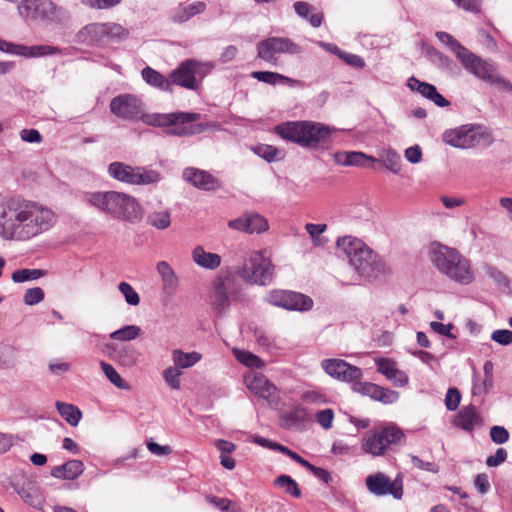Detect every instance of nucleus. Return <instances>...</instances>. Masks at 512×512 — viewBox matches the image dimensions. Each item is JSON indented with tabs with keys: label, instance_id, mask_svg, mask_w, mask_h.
I'll return each mask as SVG.
<instances>
[{
	"label": "nucleus",
	"instance_id": "nucleus-1",
	"mask_svg": "<svg viewBox=\"0 0 512 512\" xmlns=\"http://www.w3.org/2000/svg\"><path fill=\"white\" fill-rule=\"evenodd\" d=\"M55 213L42 204L20 197L0 198V239L26 241L53 227Z\"/></svg>",
	"mask_w": 512,
	"mask_h": 512
},
{
	"label": "nucleus",
	"instance_id": "nucleus-2",
	"mask_svg": "<svg viewBox=\"0 0 512 512\" xmlns=\"http://www.w3.org/2000/svg\"><path fill=\"white\" fill-rule=\"evenodd\" d=\"M109 108L113 115L123 120L136 121L140 119L143 123L154 127L172 126L167 131V134L171 136L184 137L201 134L214 126L213 123H193L201 118V114L194 112L145 114L143 101L137 95L130 93L112 98Z\"/></svg>",
	"mask_w": 512,
	"mask_h": 512
},
{
	"label": "nucleus",
	"instance_id": "nucleus-3",
	"mask_svg": "<svg viewBox=\"0 0 512 512\" xmlns=\"http://www.w3.org/2000/svg\"><path fill=\"white\" fill-rule=\"evenodd\" d=\"M337 248L349 259L359 276L372 280L386 272L383 259L362 240L352 236L338 238Z\"/></svg>",
	"mask_w": 512,
	"mask_h": 512
},
{
	"label": "nucleus",
	"instance_id": "nucleus-4",
	"mask_svg": "<svg viewBox=\"0 0 512 512\" xmlns=\"http://www.w3.org/2000/svg\"><path fill=\"white\" fill-rule=\"evenodd\" d=\"M332 131L329 126L313 121H292L275 127L282 139L307 149H327Z\"/></svg>",
	"mask_w": 512,
	"mask_h": 512
},
{
	"label": "nucleus",
	"instance_id": "nucleus-5",
	"mask_svg": "<svg viewBox=\"0 0 512 512\" xmlns=\"http://www.w3.org/2000/svg\"><path fill=\"white\" fill-rule=\"evenodd\" d=\"M84 200L115 219L129 222H137L141 219V207L129 194L117 191L86 192Z\"/></svg>",
	"mask_w": 512,
	"mask_h": 512
},
{
	"label": "nucleus",
	"instance_id": "nucleus-6",
	"mask_svg": "<svg viewBox=\"0 0 512 512\" xmlns=\"http://www.w3.org/2000/svg\"><path fill=\"white\" fill-rule=\"evenodd\" d=\"M429 259L441 274L452 281L462 285L474 281L470 261L454 248L433 242L429 247Z\"/></svg>",
	"mask_w": 512,
	"mask_h": 512
},
{
	"label": "nucleus",
	"instance_id": "nucleus-7",
	"mask_svg": "<svg viewBox=\"0 0 512 512\" xmlns=\"http://www.w3.org/2000/svg\"><path fill=\"white\" fill-rule=\"evenodd\" d=\"M405 441V435L401 429L394 425L367 431L362 437V450L379 457L386 454L387 450L395 445H401Z\"/></svg>",
	"mask_w": 512,
	"mask_h": 512
},
{
	"label": "nucleus",
	"instance_id": "nucleus-8",
	"mask_svg": "<svg viewBox=\"0 0 512 512\" xmlns=\"http://www.w3.org/2000/svg\"><path fill=\"white\" fill-rule=\"evenodd\" d=\"M18 10L22 17L34 21L61 24L70 19L69 11L52 0H24Z\"/></svg>",
	"mask_w": 512,
	"mask_h": 512
},
{
	"label": "nucleus",
	"instance_id": "nucleus-9",
	"mask_svg": "<svg viewBox=\"0 0 512 512\" xmlns=\"http://www.w3.org/2000/svg\"><path fill=\"white\" fill-rule=\"evenodd\" d=\"M458 60L461 62L462 66L475 77L491 85H495L501 90L512 92V83L501 77L497 73L494 64L490 61L479 57L468 49H466L462 55H459Z\"/></svg>",
	"mask_w": 512,
	"mask_h": 512
},
{
	"label": "nucleus",
	"instance_id": "nucleus-10",
	"mask_svg": "<svg viewBox=\"0 0 512 512\" xmlns=\"http://www.w3.org/2000/svg\"><path fill=\"white\" fill-rule=\"evenodd\" d=\"M237 274L248 284L265 286L273 281L274 265L262 252L254 251Z\"/></svg>",
	"mask_w": 512,
	"mask_h": 512
},
{
	"label": "nucleus",
	"instance_id": "nucleus-11",
	"mask_svg": "<svg viewBox=\"0 0 512 512\" xmlns=\"http://www.w3.org/2000/svg\"><path fill=\"white\" fill-rule=\"evenodd\" d=\"M212 68V64L202 63L196 59H186L170 72V87L177 85L185 89L196 90Z\"/></svg>",
	"mask_w": 512,
	"mask_h": 512
},
{
	"label": "nucleus",
	"instance_id": "nucleus-12",
	"mask_svg": "<svg viewBox=\"0 0 512 512\" xmlns=\"http://www.w3.org/2000/svg\"><path fill=\"white\" fill-rule=\"evenodd\" d=\"M108 174L113 179L130 185H148L161 180V175L156 170L140 166L133 167L119 161L109 164Z\"/></svg>",
	"mask_w": 512,
	"mask_h": 512
},
{
	"label": "nucleus",
	"instance_id": "nucleus-13",
	"mask_svg": "<svg viewBox=\"0 0 512 512\" xmlns=\"http://www.w3.org/2000/svg\"><path fill=\"white\" fill-rule=\"evenodd\" d=\"M301 52V47L287 37H269L257 44V56L265 62L276 64L277 55H295Z\"/></svg>",
	"mask_w": 512,
	"mask_h": 512
},
{
	"label": "nucleus",
	"instance_id": "nucleus-14",
	"mask_svg": "<svg viewBox=\"0 0 512 512\" xmlns=\"http://www.w3.org/2000/svg\"><path fill=\"white\" fill-rule=\"evenodd\" d=\"M269 304L292 311H309L313 300L300 292L290 290H272L267 296Z\"/></svg>",
	"mask_w": 512,
	"mask_h": 512
},
{
	"label": "nucleus",
	"instance_id": "nucleus-15",
	"mask_svg": "<svg viewBox=\"0 0 512 512\" xmlns=\"http://www.w3.org/2000/svg\"><path fill=\"white\" fill-rule=\"evenodd\" d=\"M244 383L253 395L267 401L270 406L278 405L277 387L263 374L250 371L244 375Z\"/></svg>",
	"mask_w": 512,
	"mask_h": 512
},
{
	"label": "nucleus",
	"instance_id": "nucleus-16",
	"mask_svg": "<svg viewBox=\"0 0 512 512\" xmlns=\"http://www.w3.org/2000/svg\"><path fill=\"white\" fill-rule=\"evenodd\" d=\"M321 367L329 376L352 385L363 376L359 367L342 359H325L321 362Z\"/></svg>",
	"mask_w": 512,
	"mask_h": 512
},
{
	"label": "nucleus",
	"instance_id": "nucleus-17",
	"mask_svg": "<svg viewBox=\"0 0 512 512\" xmlns=\"http://www.w3.org/2000/svg\"><path fill=\"white\" fill-rule=\"evenodd\" d=\"M443 141L455 148L469 149L479 142V137L473 126L463 125L446 130L442 135Z\"/></svg>",
	"mask_w": 512,
	"mask_h": 512
},
{
	"label": "nucleus",
	"instance_id": "nucleus-18",
	"mask_svg": "<svg viewBox=\"0 0 512 512\" xmlns=\"http://www.w3.org/2000/svg\"><path fill=\"white\" fill-rule=\"evenodd\" d=\"M228 227L247 234H260L268 230L269 224L264 216L246 212L240 217L230 220Z\"/></svg>",
	"mask_w": 512,
	"mask_h": 512
},
{
	"label": "nucleus",
	"instance_id": "nucleus-19",
	"mask_svg": "<svg viewBox=\"0 0 512 512\" xmlns=\"http://www.w3.org/2000/svg\"><path fill=\"white\" fill-rule=\"evenodd\" d=\"M352 390L383 404H393L399 399V393L397 391L381 387L371 382H362L361 380L355 381Z\"/></svg>",
	"mask_w": 512,
	"mask_h": 512
},
{
	"label": "nucleus",
	"instance_id": "nucleus-20",
	"mask_svg": "<svg viewBox=\"0 0 512 512\" xmlns=\"http://www.w3.org/2000/svg\"><path fill=\"white\" fill-rule=\"evenodd\" d=\"M182 176L185 181L200 190L215 191L221 187V181L217 177L208 171L198 168H185Z\"/></svg>",
	"mask_w": 512,
	"mask_h": 512
},
{
	"label": "nucleus",
	"instance_id": "nucleus-21",
	"mask_svg": "<svg viewBox=\"0 0 512 512\" xmlns=\"http://www.w3.org/2000/svg\"><path fill=\"white\" fill-rule=\"evenodd\" d=\"M280 426L286 430L303 431L311 421L310 415L302 405H295L289 411L279 415Z\"/></svg>",
	"mask_w": 512,
	"mask_h": 512
},
{
	"label": "nucleus",
	"instance_id": "nucleus-22",
	"mask_svg": "<svg viewBox=\"0 0 512 512\" xmlns=\"http://www.w3.org/2000/svg\"><path fill=\"white\" fill-rule=\"evenodd\" d=\"M483 418L478 412L477 408L470 404L463 406L454 418V426L472 433L476 427L483 425Z\"/></svg>",
	"mask_w": 512,
	"mask_h": 512
},
{
	"label": "nucleus",
	"instance_id": "nucleus-23",
	"mask_svg": "<svg viewBox=\"0 0 512 512\" xmlns=\"http://www.w3.org/2000/svg\"><path fill=\"white\" fill-rule=\"evenodd\" d=\"M407 86L411 91H417L421 96L430 100L438 107H447L450 104V102L437 91L434 85L422 82L414 76L408 79Z\"/></svg>",
	"mask_w": 512,
	"mask_h": 512
},
{
	"label": "nucleus",
	"instance_id": "nucleus-24",
	"mask_svg": "<svg viewBox=\"0 0 512 512\" xmlns=\"http://www.w3.org/2000/svg\"><path fill=\"white\" fill-rule=\"evenodd\" d=\"M16 492L29 506L38 510L43 509L45 497L36 481H24L21 486L16 488Z\"/></svg>",
	"mask_w": 512,
	"mask_h": 512
},
{
	"label": "nucleus",
	"instance_id": "nucleus-25",
	"mask_svg": "<svg viewBox=\"0 0 512 512\" xmlns=\"http://www.w3.org/2000/svg\"><path fill=\"white\" fill-rule=\"evenodd\" d=\"M230 283V277H217L212 282L213 295L212 303L218 313L224 312L230 306V295L228 284Z\"/></svg>",
	"mask_w": 512,
	"mask_h": 512
},
{
	"label": "nucleus",
	"instance_id": "nucleus-26",
	"mask_svg": "<svg viewBox=\"0 0 512 512\" xmlns=\"http://www.w3.org/2000/svg\"><path fill=\"white\" fill-rule=\"evenodd\" d=\"M377 371L384 375L394 385L403 387L408 384L407 374L396 367V363L387 358H378L375 360Z\"/></svg>",
	"mask_w": 512,
	"mask_h": 512
},
{
	"label": "nucleus",
	"instance_id": "nucleus-27",
	"mask_svg": "<svg viewBox=\"0 0 512 512\" xmlns=\"http://www.w3.org/2000/svg\"><path fill=\"white\" fill-rule=\"evenodd\" d=\"M156 270L161 277L163 294L169 298L172 297L178 290L179 277L166 261L158 262Z\"/></svg>",
	"mask_w": 512,
	"mask_h": 512
},
{
	"label": "nucleus",
	"instance_id": "nucleus-28",
	"mask_svg": "<svg viewBox=\"0 0 512 512\" xmlns=\"http://www.w3.org/2000/svg\"><path fill=\"white\" fill-rule=\"evenodd\" d=\"M206 7V3L203 1H196L190 4L181 3L171 11L170 19L174 23L182 24L195 15L203 13Z\"/></svg>",
	"mask_w": 512,
	"mask_h": 512
},
{
	"label": "nucleus",
	"instance_id": "nucleus-29",
	"mask_svg": "<svg viewBox=\"0 0 512 512\" xmlns=\"http://www.w3.org/2000/svg\"><path fill=\"white\" fill-rule=\"evenodd\" d=\"M84 469L85 467L81 460L73 459L53 467L50 474L54 478L74 480L84 472Z\"/></svg>",
	"mask_w": 512,
	"mask_h": 512
},
{
	"label": "nucleus",
	"instance_id": "nucleus-30",
	"mask_svg": "<svg viewBox=\"0 0 512 512\" xmlns=\"http://www.w3.org/2000/svg\"><path fill=\"white\" fill-rule=\"evenodd\" d=\"M334 160L341 166H367V162H375L376 159L367 156L363 152L350 151V152H337L334 154Z\"/></svg>",
	"mask_w": 512,
	"mask_h": 512
},
{
	"label": "nucleus",
	"instance_id": "nucleus-31",
	"mask_svg": "<svg viewBox=\"0 0 512 512\" xmlns=\"http://www.w3.org/2000/svg\"><path fill=\"white\" fill-rule=\"evenodd\" d=\"M142 79L150 86L165 92H172L170 87V78L165 77L159 71L150 66H146L141 71Z\"/></svg>",
	"mask_w": 512,
	"mask_h": 512
},
{
	"label": "nucleus",
	"instance_id": "nucleus-32",
	"mask_svg": "<svg viewBox=\"0 0 512 512\" xmlns=\"http://www.w3.org/2000/svg\"><path fill=\"white\" fill-rule=\"evenodd\" d=\"M193 261L200 267L214 270L221 265V256L206 252L202 246H196L192 251Z\"/></svg>",
	"mask_w": 512,
	"mask_h": 512
},
{
	"label": "nucleus",
	"instance_id": "nucleus-33",
	"mask_svg": "<svg viewBox=\"0 0 512 512\" xmlns=\"http://www.w3.org/2000/svg\"><path fill=\"white\" fill-rule=\"evenodd\" d=\"M251 77L258 80L259 82L270 85H288L293 87L299 84L298 80L271 71H254L251 73Z\"/></svg>",
	"mask_w": 512,
	"mask_h": 512
},
{
	"label": "nucleus",
	"instance_id": "nucleus-34",
	"mask_svg": "<svg viewBox=\"0 0 512 512\" xmlns=\"http://www.w3.org/2000/svg\"><path fill=\"white\" fill-rule=\"evenodd\" d=\"M113 358L123 366L131 367L138 360V352L132 344H119L113 349Z\"/></svg>",
	"mask_w": 512,
	"mask_h": 512
},
{
	"label": "nucleus",
	"instance_id": "nucleus-35",
	"mask_svg": "<svg viewBox=\"0 0 512 512\" xmlns=\"http://www.w3.org/2000/svg\"><path fill=\"white\" fill-rule=\"evenodd\" d=\"M147 224L159 230H164L171 225V213L168 208L158 207L150 210L146 217Z\"/></svg>",
	"mask_w": 512,
	"mask_h": 512
},
{
	"label": "nucleus",
	"instance_id": "nucleus-36",
	"mask_svg": "<svg viewBox=\"0 0 512 512\" xmlns=\"http://www.w3.org/2000/svg\"><path fill=\"white\" fill-rule=\"evenodd\" d=\"M388 479L385 474L378 472L372 475H369L366 480L367 489L376 496H384L388 494Z\"/></svg>",
	"mask_w": 512,
	"mask_h": 512
},
{
	"label": "nucleus",
	"instance_id": "nucleus-37",
	"mask_svg": "<svg viewBox=\"0 0 512 512\" xmlns=\"http://www.w3.org/2000/svg\"><path fill=\"white\" fill-rule=\"evenodd\" d=\"M55 406L58 413L68 424L73 427L78 425L82 418V412L78 407L61 401H57Z\"/></svg>",
	"mask_w": 512,
	"mask_h": 512
},
{
	"label": "nucleus",
	"instance_id": "nucleus-38",
	"mask_svg": "<svg viewBox=\"0 0 512 512\" xmlns=\"http://www.w3.org/2000/svg\"><path fill=\"white\" fill-rule=\"evenodd\" d=\"M80 37L89 42H106L105 23L86 25L79 33Z\"/></svg>",
	"mask_w": 512,
	"mask_h": 512
},
{
	"label": "nucleus",
	"instance_id": "nucleus-39",
	"mask_svg": "<svg viewBox=\"0 0 512 512\" xmlns=\"http://www.w3.org/2000/svg\"><path fill=\"white\" fill-rule=\"evenodd\" d=\"M172 359L175 367L179 369L190 368L201 360V355L198 352L185 353L182 350H174L172 352Z\"/></svg>",
	"mask_w": 512,
	"mask_h": 512
},
{
	"label": "nucleus",
	"instance_id": "nucleus-40",
	"mask_svg": "<svg viewBox=\"0 0 512 512\" xmlns=\"http://www.w3.org/2000/svg\"><path fill=\"white\" fill-rule=\"evenodd\" d=\"M106 41L120 42L129 37V30L114 22L105 23Z\"/></svg>",
	"mask_w": 512,
	"mask_h": 512
},
{
	"label": "nucleus",
	"instance_id": "nucleus-41",
	"mask_svg": "<svg viewBox=\"0 0 512 512\" xmlns=\"http://www.w3.org/2000/svg\"><path fill=\"white\" fill-rule=\"evenodd\" d=\"M47 274L46 270L43 269H18L12 273V280L15 283H22L31 280H37Z\"/></svg>",
	"mask_w": 512,
	"mask_h": 512
},
{
	"label": "nucleus",
	"instance_id": "nucleus-42",
	"mask_svg": "<svg viewBox=\"0 0 512 512\" xmlns=\"http://www.w3.org/2000/svg\"><path fill=\"white\" fill-rule=\"evenodd\" d=\"M25 49L21 56L24 57H41L47 55L60 54L62 50L57 46L50 45H36V46H25Z\"/></svg>",
	"mask_w": 512,
	"mask_h": 512
},
{
	"label": "nucleus",
	"instance_id": "nucleus-43",
	"mask_svg": "<svg viewBox=\"0 0 512 512\" xmlns=\"http://www.w3.org/2000/svg\"><path fill=\"white\" fill-rule=\"evenodd\" d=\"M233 352L236 359L249 368H262L265 365L260 357L249 351L234 349Z\"/></svg>",
	"mask_w": 512,
	"mask_h": 512
},
{
	"label": "nucleus",
	"instance_id": "nucleus-44",
	"mask_svg": "<svg viewBox=\"0 0 512 512\" xmlns=\"http://www.w3.org/2000/svg\"><path fill=\"white\" fill-rule=\"evenodd\" d=\"M274 485L280 488H284L285 492L292 497L299 498L301 496V490L296 481L289 475H280L274 480Z\"/></svg>",
	"mask_w": 512,
	"mask_h": 512
},
{
	"label": "nucleus",
	"instance_id": "nucleus-45",
	"mask_svg": "<svg viewBox=\"0 0 512 512\" xmlns=\"http://www.w3.org/2000/svg\"><path fill=\"white\" fill-rule=\"evenodd\" d=\"M251 150L269 163L280 159L281 151L272 145L258 144L253 146Z\"/></svg>",
	"mask_w": 512,
	"mask_h": 512
},
{
	"label": "nucleus",
	"instance_id": "nucleus-46",
	"mask_svg": "<svg viewBox=\"0 0 512 512\" xmlns=\"http://www.w3.org/2000/svg\"><path fill=\"white\" fill-rule=\"evenodd\" d=\"M102 371L104 372L107 379L119 389L128 390L129 384L123 380L119 373L114 369L111 364L104 361L100 363Z\"/></svg>",
	"mask_w": 512,
	"mask_h": 512
},
{
	"label": "nucleus",
	"instance_id": "nucleus-47",
	"mask_svg": "<svg viewBox=\"0 0 512 512\" xmlns=\"http://www.w3.org/2000/svg\"><path fill=\"white\" fill-rule=\"evenodd\" d=\"M141 333L140 327L136 325H127L110 334V337L119 341H130L136 339Z\"/></svg>",
	"mask_w": 512,
	"mask_h": 512
},
{
	"label": "nucleus",
	"instance_id": "nucleus-48",
	"mask_svg": "<svg viewBox=\"0 0 512 512\" xmlns=\"http://www.w3.org/2000/svg\"><path fill=\"white\" fill-rule=\"evenodd\" d=\"M493 387V379L478 377L477 374L473 376V386H472V395L473 396H482L489 392V390Z\"/></svg>",
	"mask_w": 512,
	"mask_h": 512
},
{
	"label": "nucleus",
	"instance_id": "nucleus-49",
	"mask_svg": "<svg viewBox=\"0 0 512 512\" xmlns=\"http://www.w3.org/2000/svg\"><path fill=\"white\" fill-rule=\"evenodd\" d=\"M437 38L444 44L448 45L450 49L455 53L457 59L459 55H462L466 48L454 39L449 33L439 31L436 33Z\"/></svg>",
	"mask_w": 512,
	"mask_h": 512
},
{
	"label": "nucleus",
	"instance_id": "nucleus-50",
	"mask_svg": "<svg viewBox=\"0 0 512 512\" xmlns=\"http://www.w3.org/2000/svg\"><path fill=\"white\" fill-rule=\"evenodd\" d=\"M119 291L125 297L129 305L136 306L140 303V297L135 289L127 282H120L118 285Z\"/></svg>",
	"mask_w": 512,
	"mask_h": 512
},
{
	"label": "nucleus",
	"instance_id": "nucleus-51",
	"mask_svg": "<svg viewBox=\"0 0 512 512\" xmlns=\"http://www.w3.org/2000/svg\"><path fill=\"white\" fill-rule=\"evenodd\" d=\"M383 163L386 169L397 174L401 170V157L393 150H388Z\"/></svg>",
	"mask_w": 512,
	"mask_h": 512
},
{
	"label": "nucleus",
	"instance_id": "nucleus-52",
	"mask_svg": "<svg viewBox=\"0 0 512 512\" xmlns=\"http://www.w3.org/2000/svg\"><path fill=\"white\" fill-rule=\"evenodd\" d=\"M44 297L45 294L42 288L33 287L25 291L23 301L26 305L33 306L43 301Z\"/></svg>",
	"mask_w": 512,
	"mask_h": 512
},
{
	"label": "nucleus",
	"instance_id": "nucleus-53",
	"mask_svg": "<svg viewBox=\"0 0 512 512\" xmlns=\"http://www.w3.org/2000/svg\"><path fill=\"white\" fill-rule=\"evenodd\" d=\"M182 372L178 370L176 367H168L163 372V377L166 383L172 388V389H179L180 388V376Z\"/></svg>",
	"mask_w": 512,
	"mask_h": 512
},
{
	"label": "nucleus",
	"instance_id": "nucleus-54",
	"mask_svg": "<svg viewBox=\"0 0 512 512\" xmlns=\"http://www.w3.org/2000/svg\"><path fill=\"white\" fill-rule=\"evenodd\" d=\"M461 401V393L460 391L455 388L451 387L447 390L446 396H445V406L447 410L449 411H455L459 407Z\"/></svg>",
	"mask_w": 512,
	"mask_h": 512
},
{
	"label": "nucleus",
	"instance_id": "nucleus-55",
	"mask_svg": "<svg viewBox=\"0 0 512 512\" xmlns=\"http://www.w3.org/2000/svg\"><path fill=\"white\" fill-rule=\"evenodd\" d=\"M486 274L493 279L497 284L502 285L504 287L509 286V279L508 277L500 271L498 268L492 265H486L485 266Z\"/></svg>",
	"mask_w": 512,
	"mask_h": 512
},
{
	"label": "nucleus",
	"instance_id": "nucleus-56",
	"mask_svg": "<svg viewBox=\"0 0 512 512\" xmlns=\"http://www.w3.org/2000/svg\"><path fill=\"white\" fill-rule=\"evenodd\" d=\"M122 0H81V3L92 9H110L120 4Z\"/></svg>",
	"mask_w": 512,
	"mask_h": 512
},
{
	"label": "nucleus",
	"instance_id": "nucleus-57",
	"mask_svg": "<svg viewBox=\"0 0 512 512\" xmlns=\"http://www.w3.org/2000/svg\"><path fill=\"white\" fill-rule=\"evenodd\" d=\"M490 438L495 444H504L509 440V432L505 427L495 425L490 429Z\"/></svg>",
	"mask_w": 512,
	"mask_h": 512
},
{
	"label": "nucleus",
	"instance_id": "nucleus-58",
	"mask_svg": "<svg viewBox=\"0 0 512 512\" xmlns=\"http://www.w3.org/2000/svg\"><path fill=\"white\" fill-rule=\"evenodd\" d=\"M334 419V412L332 409H324L316 414L317 423L324 429H330Z\"/></svg>",
	"mask_w": 512,
	"mask_h": 512
},
{
	"label": "nucleus",
	"instance_id": "nucleus-59",
	"mask_svg": "<svg viewBox=\"0 0 512 512\" xmlns=\"http://www.w3.org/2000/svg\"><path fill=\"white\" fill-rule=\"evenodd\" d=\"M340 59L353 68L362 69L365 67L364 59L356 54L344 52L340 55Z\"/></svg>",
	"mask_w": 512,
	"mask_h": 512
},
{
	"label": "nucleus",
	"instance_id": "nucleus-60",
	"mask_svg": "<svg viewBox=\"0 0 512 512\" xmlns=\"http://www.w3.org/2000/svg\"><path fill=\"white\" fill-rule=\"evenodd\" d=\"M301 399L310 404H325L328 402L327 397L317 391H306L301 395Z\"/></svg>",
	"mask_w": 512,
	"mask_h": 512
},
{
	"label": "nucleus",
	"instance_id": "nucleus-61",
	"mask_svg": "<svg viewBox=\"0 0 512 512\" xmlns=\"http://www.w3.org/2000/svg\"><path fill=\"white\" fill-rule=\"evenodd\" d=\"M491 339L501 345H509L512 343V331L508 329L495 330Z\"/></svg>",
	"mask_w": 512,
	"mask_h": 512
},
{
	"label": "nucleus",
	"instance_id": "nucleus-62",
	"mask_svg": "<svg viewBox=\"0 0 512 512\" xmlns=\"http://www.w3.org/2000/svg\"><path fill=\"white\" fill-rule=\"evenodd\" d=\"M24 50H26L25 45L14 44L0 38V51L21 56Z\"/></svg>",
	"mask_w": 512,
	"mask_h": 512
},
{
	"label": "nucleus",
	"instance_id": "nucleus-63",
	"mask_svg": "<svg viewBox=\"0 0 512 512\" xmlns=\"http://www.w3.org/2000/svg\"><path fill=\"white\" fill-rule=\"evenodd\" d=\"M306 469H308L315 477H317L319 480L323 481L324 483L328 484L332 481L331 474L324 468L317 467L310 462L307 463V466H305Z\"/></svg>",
	"mask_w": 512,
	"mask_h": 512
},
{
	"label": "nucleus",
	"instance_id": "nucleus-64",
	"mask_svg": "<svg viewBox=\"0 0 512 512\" xmlns=\"http://www.w3.org/2000/svg\"><path fill=\"white\" fill-rule=\"evenodd\" d=\"M507 451L504 448H498L494 455L487 457L486 465L488 467H497L507 459Z\"/></svg>",
	"mask_w": 512,
	"mask_h": 512
}]
</instances>
